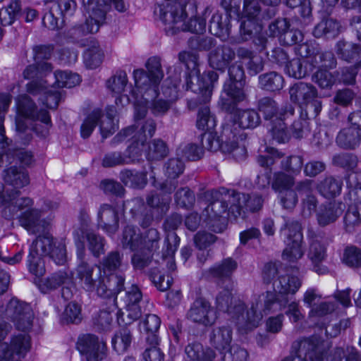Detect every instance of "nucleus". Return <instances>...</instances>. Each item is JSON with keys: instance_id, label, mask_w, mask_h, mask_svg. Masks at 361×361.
<instances>
[{"instance_id": "obj_6", "label": "nucleus", "mask_w": 361, "mask_h": 361, "mask_svg": "<svg viewBox=\"0 0 361 361\" xmlns=\"http://www.w3.org/2000/svg\"><path fill=\"white\" fill-rule=\"evenodd\" d=\"M145 66L147 73L142 69H138L134 71L133 76L137 90L147 89L145 96L149 99L156 96V88L159 87L164 78V72L161 58L159 56L150 57Z\"/></svg>"}, {"instance_id": "obj_27", "label": "nucleus", "mask_w": 361, "mask_h": 361, "mask_svg": "<svg viewBox=\"0 0 361 361\" xmlns=\"http://www.w3.org/2000/svg\"><path fill=\"white\" fill-rule=\"evenodd\" d=\"M343 180L340 177L326 176L320 180L316 186L318 193L326 199H334L340 195Z\"/></svg>"}, {"instance_id": "obj_57", "label": "nucleus", "mask_w": 361, "mask_h": 361, "mask_svg": "<svg viewBox=\"0 0 361 361\" xmlns=\"http://www.w3.org/2000/svg\"><path fill=\"white\" fill-rule=\"evenodd\" d=\"M55 84L58 87L71 88L80 82V77L77 73L68 71H56L54 73Z\"/></svg>"}, {"instance_id": "obj_26", "label": "nucleus", "mask_w": 361, "mask_h": 361, "mask_svg": "<svg viewBox=\"0 0 361 361\" xmlns=\"http://www.w3.org/2000/svg\"><path fill=\"white\" fill-rule=\"evenodd\" d=\"M71 273L59 271L44 279H35L34 283L42 293H46L49 290H55L59 286H63V284H71Z\"/></svg>"}, {"instance_id": "obj_38", "label": "nucleus", "mask_w": 361, "mask_h": 361, "mask_svg": "<svg viewBox=\"0 0 361 361\" xmlns=\"http://www.w3.org/2000/svg\"><path fill=\"white\" fill-rule=\"evenodd\" d=\"M54 238L49 233L44 235H38L36 239L32 242L30 253V255H35L40 257L48 256L54 246Z\"/></svg>"}, {"instance_id": "obj_15", "label": "nucleus", "mask_w": 361, "mask_h": 361, "mask_svg": "<svg viewBox=\"0 0 361 361\" xmlns=\"http://www.w3.org/2000/svg\"><path fill=\"white\" fill-rule=\"evenodd\" d=\"M257 109L265 121H276L279 118H288L294 114L295 109L290 104H285L279 109L278 104L271 97H264L257 102Z\"/></svg>"}, {"instance_id": "obj_19", "label": "nucleus", "mask_w": 361, "mask_h": 361, "mask_svg": "<svg viewBox=\"0 0 361 361\" xmlns=\"http://www.w3.org/2000/svg\"><path fill=\"white\" fill-rule=\"evenodd\" d=\"M235 58V50L231 46L224 44L210 51L208 61L211 68L224 73Z\"/></svg>"}, {"instance_id": "obj_59", "label": "nucleus", "mask_w": 361, "mask_h": 361, "mask_svg": "<svg viewBox=\"0 0 361 361\" xmlns=\"http://www.w3.org/2000/svg\"><path fill=\"white\" fill-rule=\"evenodd\" d=\"M102 110L97 109L88 115L80 127V135L85 139L90 136L99 120L102 118Z\"/></svg>"}, {"instance_id": "obj_28", "label": "nucleus", "mask_w": 361, "mask_h": 361, "mask_svg": "<svg viewBox=\"0 0 361 361\" xmlns=\"http://www.w3.org/2000/svg\"><path fill=\"white\" fill-rule=\"evenodd\" d=\"M237 267V262L232 258L228 257L210 267L204 275L207 278L224 281L230 279Z\"/></svg>"}, {"instance_id": "obj_21", "label": "nucleus", "mask_w": 361, "mask_h": 361, "mask_svg": "<svg viewBox=\"0 0 361 361\" xmlns=\"http://www.w3.org/2000/svg\"><path fill=\"white\" fill-rule=\"evenodd\" d=\"M343 204L332 201L322 204L316 212L317 224L321 227H326L335 223L343 212Z\"/></svg>"}, {"instance_id": "obj_9", "label": "nucleus", "mask_w": 361, "mask_h": 361, "mask_svg": "<svg viewBox=\"0 0 361 361\" xmlns=\"http://www.w3.org/2000/svg\"><path fill=\"white\" fill-rule=\"evenodd\" d=\"M218 80L219 74L214 71H208L206 78L188 75L185 78V90L198 94L197 98L188 100L189 109H195L198 104L207 102L211 98L214 84Z\"/></svg>"}, {"instance_id": "obj_44", "label": "nucleus", "mask_w": 361, "mask_h": 361, "mask_svg": "<svg viewBox=\"0 0 361 361\" xmlns=\"http://www.w3.org/2000/svg\"><path fill=\"white\" fill-rule=\"evenodd\" d=\"M119 178L126 185H129L135 188H142L147 183V173L145 172L135 171L130 169L121 171Z\"/></svg>"}, {"instance_id": "obj_56", "label": "nucleus", "mask_w": 361, "mask_h": 361, "mask_svg": "<svg viewBox=\"0 0 361 361\" xmlns=\"http://www.w3.org/2000/svg\"><path fill=\"white\" fill-rule=\"evenodd\" d=\"M20 1L13 0L8 7L0 9V23L6 26L13 23L16 17L20 14Z\"/></svg>"}, {"instance_id": "obj_37", "label": "nucleus", "mask_w": 361, "mask_h": 361, "mask_svg": "<svg viewBox=\"0 0 361 361\" xmlns=\"http://www.w3.org/2000/svg\"><path fill=\"white\" fill-rule=\"evenodd\" d=\"M147 89L137 90L138 92L142 94V99L145 100V104H149V109L152 113L155 116H163L169 110L171 106V102L169 100L158 98L159 87L156 88V96L152 99H147L145 93Z\"/></svg>"}, {"instance_id": "obj_50", "label": "nucleus", "mask_w": 361, "mask_h": 361, "mask_svg": "<svg viewBox=\"0 0 361 361\" xmlns=\"http://www.w3.org/2000/svg\"><path fill=\"white\" fill-rule=\"evenodd\" d=\"M343 223L346 232H355L361 224V206H349L343 217Z\"/></svg>"}, {"instance_id": "obj_48", "label": "nucleus", "mask_w": 361, "mask_h": 361, "mask_svg": "<svg viewBox=\"0 0 361 361\" xmlns=\"http://www.w3.org/2000/svg\"><path fill=\"white\" fill-rule=\"evenodd\" d=\"M103 51L97 41H91L84 54L86 66L91 69L95 68L102 63Z\"/></svg>"}, {"instance_id": "obj_10", "label": "nucleus", "mask_w": 361, "mask_h": 361, "mask_svg": "<svg viewBox=\"0 0 361 361\" xmlns=\"http://www.w3.org/2000/svg\"><path fill=\"white\" fill-rule=\"evenodd\" d=\"M88 17L84 24L77 25L71 27L68 32V37L73 41H78L87 34H94L99 31L100 27L104 24V10L98 8L97 3L90 1L87 3L83 0Z\"/></svg>"}, {"instance_id": "obj_17", "label": "nucleus", "mask_w": 361, "mask_h": 361, "mask_svg": "<svg viewBox=\"0 0 361 361\" xmlns=\"http://www.w3.org/2000/svg\"><path fill=\"white\" fill-rule=\"evenodd\" d=\"M186 317L193 323L210 326L215 323L217 316L216 311L209 302L203 299H197L191 305Z\"/></svg>"}, {"instance_id": "obj_61", "label": "nucleus", "mask_w": 361, "mask_h": 361, "mask_svg": "<svg viewBox=\"0 0 361 361\" xmlns=\"http://www.w3.org/2000/svg\"><path fill=\"white\" fill-rule=\"evenodd\" d=\"M286 118H279L276 121L269 123V132L272 138L279 143H284L288 140L286 125L284 121Z\"/></svg>"}, {"instance_id": "obj_31", "label": "nucleus", "mask_w": 361, "mask_h": 361, "mask_svg": "<svg viewBox=\"0 0 361 361\" xmlns=\"http://www.w3.org/2000/svg\"><path fill=\"white\" fill-rule=\"evenodd\" d=\"M166 247L163 248V260L166 262V267L169 271H174L176 265L174 260V255L180 243V238L176 233H169L164 240Z\"/></svg>"}, {"instance_id": "obj_52", "label": "nucleus", "mask_w": 361, "mask_h": 361, "mask_svg": "<svg viewBox=\"0 0 361 361\" xmlns=\"http://www.w3.org/2000/svg\"><path fill=\"white\" fill-rule=\"evenodd\" d=\"M262 30V27L259 23L250 19L243 20L240 25L238 42H247L252 39L258 31Z\"/></svg>"}, {"instance_id": "obj_23", "label": "nucleus", "mask_w": 361, "mask_h": 361, "mask_svg": "<svg viewBox=\"0 0 361 361\" xmlns=\"http://www.w3.org/2000/svg\"><path fill=\"white\" fill-rule=\"evenodd\" d=\"M30 118L32 120H39L42 123L46 124L48 127L39 131L37 126L34 127V130L43 136L48 133L49 128L51 126V116L46 110L37 111V106L35 102L27 95L24 94V118Z\"/></svg>"}, {"instance_id": "obj_22", "label": "nucleus", "mask_w": 361, "mask_h": 361, "mask_svg": "<svg viewBox=\"0 0 361 361\" xmlns=\"http://www.w3.org/2000/svg\"><path fill=\"white\" fill-rule=\"evenodd\" d=\"M119 219L116 209L108 204L101 205L98 212V227L109 235H114L119 227Z\"/></svg>"}, {"instance_id": "obj_16", "label": "nucleus", "mask_w": 361, "mask_h": 361, "mask_svg": "<svg viewBox=\"0 0 361 361\" xmlns=\"http://www.w3.org/2000/svg\"><path fill=\"white\" fill-rule=\"evenodd\" d=\"M22 169L20 166H11L4 171V179L9 185L6 189L4 201L12 204L22 207L20 190L22 187Z\"/></svg>"}, {"instance_id": "obj_1", "label": "nucleus", "mask_w": 361, "mask_h": 361, "mask_svg": "<svg viewBox=\"0 0 361 361\" xmlns=\"http://www.w3.org/2000/svg\"><path fill=\"white\" fill-rule=\"evenodd\" d=\"M128 265L123 254L117 250L108 252L98 265L99 274L94 279L95 293L101 298H113L124 288L126 276L123 271Z\"/></svg>"}, {"instance_id": "obj_42", "label": "nucleus", "mask_w": 361, "mask_h": 361, "mask_svg": "<svg viewBox=\"0 0 361 361\" xmlns=\"http://www.w3.org/2000/svg\"><path fill=\"white\" fill-rule=\"evenodd\" d=\"M259 87L267 91L274 92L281 90L284 85L283 77L275 71L259 76Z\"/></svg>"}, {"instance_id": "obj_25", "label": "nucleus", "mask_w": 361, "mask_h": 361, "mask_svg": "<svg viewBox=\"0 0 361 361\" xmlns=\"http://www.w3.org/2000/svg\"><path fill=\"white\" fill-rule=\"evenodd\" d=\"M259 0H244L243 14L246 19H250L257 23L258 21L268 20L276 14L275 8H267L262 11Z\"/></svg>"}, {"instance_id": "obj_49", "label": "nucleus", "mask_w": 361, "mask_h": 361, "mask_svg": "<svg viewBox=\"0 0 361 361\" xmlns=\"http://www.w3.org/2000/svg\"><path fill=\"white\" fill-rule=\"evenodd\" d=\"M309 61L312 71L316 68L319 69L333 68L336 65V59L331 51H317L313 57L309 58Z\"/></svg>"}, {"instance_id": "obj_5", "label": "nucleus", "mask_w": 361, "mask_h": 361, "mask_svg": "<svg viewBox=\"0 0 361 361\" xmlns=\"http://www.w3.org/2000/svg\"><path fill=\"white\" fill-rule=\"evenodd\" d=\"M159 15V19L164 25V30L168 35H173L180 32L183 26V19L188 15L193 16L197 12V4L194 1L187 4H173L165 0L159 6V10L154 11Z\"/></svg>"}, {"instance_id": "obj_14", "label": "nucleus", "mask_w": 361, "mask_h": 361, "mask_svg": "<svg viewBox=\"0 0 361 361\" xmlns=\"http://www.w3.org/2000/svg\"><path fill=\"white\" fill-rule=\"evenodd\" d=\"M77 349L87 361H101L106 357V346L104 341L93 334H85L78 338Z\"/></svg>"}, {"instance_id": "obj_7", "label": "nucleus", "mask_w": 361, "mask_h": 361, "mask_svg": "<svg viewBox=\"0 0 361 361\" xmlns=\"http://www.w3.org/2000/svg\"><path fill=\"white\" fill-rule=\"evenodd\" d=\"M325 348L323 341L317 337L302 338L293 342L290 355L282 361H322Z\"/></svg>"}, {"instance_id": "obj_36", "label": "nucleus", "mask_w": 361, "mask_h": 361, "mask_svg": "<svg viewBox=\"0 0 361 361\" xmlns=\"http://www.w3.org/2000/svg\"><path fill=\"white\" fill-rule=\"evenodd\" d=\"M121 245L123 249L136 251L142 248V235L135 226H126L123 230Z\"/></svg>"}, {"instance_id": "obj_11", "label": "nucleus", "mask_w": 361, "mask_h": 361, "mask_svg": "<svg viewBox=\"0 0 361 361\" xmlns=\"http://www.w3.org/2000/svg\"><path fill=\"white\" fill-rule=\"evenodd\" d=\"M73 234L77 248L76 255L78 259L76 268L77 277L80 280L82 287L86 291L93 293L95 289L92 277L94 268L85 261V247L82 240L83 232L82 230H75Z\"/></svg>"}, {"instance_id": "obj_24", "label": "nucleus", "mask_w": 361, "mask_h": 361, "mask_svg": "<svg viewBox=\"0 0 361 361\" xmlns=\"http://www.w3.org/2000/svg\"><path fill=\"white\" fill-rule=\"evenodd\" d=\"M337 145L344 149H355L361 143L360 126L349 124L348 127L340 130L336 137Z\"/></svg>"}, {"instance_id": "obj_4", "label": "nucleus", "mask_w": 361, "mask_h": 361, "mask_svg": "<svg viewBox=\"0 0 361 361\" xmlns=\"http://www.w3.org/2000/svg\"><path fill=\"white\" fill-rule=\"evenodd\" d=\"M228 69V78L223 87L224 95H221L219 102L222 110L232 113L240 102L245 97L243 87L245 86V72L241 63L235 62L230 64Z\"/></svg>"}, {"instance_id": "obj_53", "label": "nucleus", "mask_w": 361, "mask_h": 361, "mask_svg": "<svg viewBox=\"0 0 361 361\" xmlns=\"http://www.w3.org/2000/svg\"><path fill=\"white\" fill-rule=\"evenodd\" d=\"M132 334L127 327H123L112 338V345L118 353H124L132 343Z\"/></svg>"}, {"instance_id": "obj_55", "label": "nucleus", "mask_w": 361, "mask_h": 361, "mask_svg": "<svg viewBox=\"0 0 361 361\" xmlns=\"http://www.w3.org/2000/svg\"><path fill=\"white\" fill-rule=\"evenodd\" d=\"M85 237L89 250L94 257L99 258L101 255L104 253V238L99 234L90 231L86 233Z\"/></svg>"}, {"instance_id": "obj_64", "label": "nucleus", "mask_w": 361, "mask_h": 361, "mask_svg": "<svg viewBox=\"0 0 361 361\" xmlns=\"http://www.w3.org/2000/svg\"><path fill=\"white\" fill-rule=\"evenodd\" d=\"M128 83L127 74L124 71H118L107 81V87L115 94H120L124 90Z\"/></svg>"}, {"instance_id": "obj_60", "label": "nucleus", "mask_w": 361, "mask_h": 361, "mask_svg": "<svg viewBox=\"0 0 361 361\" xmlns=\"http://www.w3.org/2000/svg\"><path fill=\"white\" fill-rule=\"evenodd\" d=\"M294 182V178L292 175L278 171L274 173L271 187L275 191L281 192L291 188Z\"/></svg>"}, {"instance_id": "obj_35", "label": "nucleus", "mask_w": 361, "mask_h": 361, "mask_svg": "<svg viewBox=\"0 0 361 361\" xmlns=\"http://www.w3.org/2000/svg\"><path fill=\"white\" fill-rule=\"evenodd\" d=\"M23 337L18 336L9 347L6 343H0V361H20Z\"/></svg>"}, {"instance_id": "obj_43", "label": "nucleus", "mask_w": 361, "mask_h": 361, "mask_svg": "<svg viewBox=\"0 0 361 361\" xmlns=\"http://www.w3.org/2000/svg\"><path fill=\"white\" fill-rule=\"evenodd\" d=\"M340 25L331 18L322 20L314 28L313 35L315 37H325L334 38L339 34Z\"/></svg>"}, {"instance_id": "obj_45", "label": "nucleus", "mask_w": 361, "mask_h": 361, "mask_svg": "<svg viewBox=\"0 0 361 361\" xmlns=\"http://www.w3.org/2000/svg\"><path fill=\"white\" fill-rule=\"evenodd\" d=\"M47 9L48 12L46 13L43 17L42 21L44 25L50 30H55L59 27V21L61 20L62 11H60L58 5L55 4V1H48L46 2Z\"/></svg>"}, {"instance_id": "obj_13", "label": "nucleus", "mask_w": 361, "mask_h": 361, "mask_svg": "<svg viewBox=\"0 0 361 361\" xmlns=\"http://www.w3.org/2000/svg\"><path fill=\"white\" fill-rule=\"evenodd\" d=\"M307 238L309 243L307 257L313 263L314 271L319 274H323L326 269L320 267L319 264L326 258L327 245L323 240L321 233L311 227L307 229Z\"/></svg>"}, {"instance_id": "obj_2", "label": "nucleus", "mask_w": 361, "mask_h": 361, "mask_svg": "<svg viewBox=\"0 0 361 361\" xmlns=\"http://www.w3.org/2000/svg\"><path fill=\"white\" fill-rule=\"evenodd\" d=\"M216 304L219 310L227 312L239 327L245 331L257 327L263 317L259 307L262 306L260 298H256L250 308L245 312V303L239 299L233 300L232 293L224 290L216 296Z\"/></svg>"}, {"instance_id": "obj_33", "label": "nucleus", "mask_w": 361, "mask_h": 361, "mask_svg": "<svg viewBox=\"0 0 361 361\" xmlns=\"http://www.w3.org/2000/svg\"><path fill=\"white\" fill-rule=\"evenodd\" d=\"M336 48L338 58L348 63L353 62L361 56V45L359 44L339 40Z\"/></svg>"}, {"instance_id": "obj_29", "label": "nucleus", "mask_w": 361, "mask_h": 361, "mask_svg": "<svg viewBox=\"0 0 361 361\" xmlns=\"http://www.w3.org/2000/svg\"><path fill=\"white\" fill-rule=\"evenodd\" d=\"M233 331L228 326H222L212 329L210 334L211 345L221 353L231 347Z\"/></svg>"}, {"instance_id": "obj_62", "label": "nucleus", "mask_w": 361, "mask_h": 361, "mask_svg": "<svg viewBox=\"0 0 361 361\" xmlns=\"http://www.w3.org/2000/svg\"><path fill=\"white\" fill-rule=\"evenodd\" d=\"M174 200L180 207L189 209L195 204V196L189 188L183 187L175 192Z\"/></svg>"}, {"instance_id": "obj_32", "label": "nucleus", "mask_w": 361, "mask_h": 361, "mask_svg": "<svg viewBox=\"0 0 361 361\" xmlns=\"http://www.w3.org/2000/svg\"><path fill=\"white\" fill-rule=\"evenodd\" d=\"M185 353L187 361H212L215 357V353L211 348H204L199 342H192L187 345Z\"/></svg>"}, {"instance_id": "obj_40", "label": "nucleus", "mask_w": 361, "mask_h": 361, "mask_svg": "<svg viewBox=\"0 0 361 361\" xmlns=\"http://www.w3.org/2000/svg\"><path fill=\"white\" fill-rule=\"evenodd\" d=\"M171 197L163 195L156 192H151L146 197V202L152 210H156L159 215L166 214L170 207Z\"/></svg>"}, {"instance_id": "obj_58", "label": "nucleus", "mask_w": 361, "mask_h": 361, "mask_svg": "<svg viewBox=\"0 0 361 361\" xmlns=\"http://www.w3.org/2000/svg\"><path fill=\"white\" fill-rule=\"evenodd\" d=\"M302 167L303 158L300 155H290L281 161V169L292 176L300 174Z\"/></svg>"}, {"instance_id": "obj_20", "label": "nucleus", "mask_w": 361, "mask_h": 361, "mask_svg": "<svg viewBox=\"0 0 361 361\" xmlns=\"http://www.w3.org/2000/svg\"><path fill=\"white\" fill-rule=\"evenodd\" d=\"M209 194L213 198H221V201L227 204L228 213H231L235 217L240 215L243 193L233 189L221 187L219 189L209 190Z\"/></svg>"}, {"instance_id": "obj_34", "label": "nucleus", "mask_w": 361, "mask_h": 361, "mask_svg": "<svg viewBox=\"0 0 361 361\" xmlns=\"http://www.w3.org/2000/svg\"><path fill=\"white\" fill-rule=\"evenodd\" d=\"M212 12L211 6H207L200 16H197V13L193 16L190 14L188 15L187 17L190 16L189 21L185 23V19H183V26L182 28H180V31L202 33L206 29V20L211 16Z\"/></svg>"}, {"instance_id": "obj_46", "label": "nucleus", "mask_w": 361, "mask_h": 361, "mask_svg": "<svg viewBox=\"0 0 361 361\" xmlns=\"http://www.w3.org/2000/svg\"><path fill=\"white\" fill-rule=\"evenodd\" d=\"M116 113V108L114 106L106 108L105 117L101 121L99 125L101 134L104 138L114 134L118 129V124L115 123Z\"/></svg>"}, {"instance_id": "obj_39", "label": "nucleus", "mask_w": 361, "mask_h": 361, "mask_svg": "<svg viewBox=\"0 0 361 361\" xmlns=\"http://www.w3.org/2000/svg\"><path fill=\"white\" fill-rule=\"evenodd\" d=\"M285 71L290 76L298 79L305 78L312 71L309 59L298 58L290 60Z\"/></svg>"}, {"instance_id": "obj_8", "label": "nucleus", "mask_w": 361, "mask_h": 361, "mask_svg": "<svg viewBox=\"0 0 361 361\" xmlns=\"http://www.w3.org/2000/svg\"><path fill=\"white\" fill-rule=\"evenodd\" d=\"M289 94L291 102L297 104L301 111H310L314 118L320 113L322 102L318 99L317 90L313 85L298 82L290 87Z\"/></svg>"}, {"instance_id": "obj_54", "label": "nucleus", "mask_w": 361, "mask_h": 361, "mask_svg": "<svg viewBox=\"0 0 361 361\" xmlns=\"http://www.w3.org/2000/svg\"><path fill=\"white\" fill-rule=\"evenodd\" d=\"M312 117L310 111H301L298 119L295 120L292 124L293 135L297 139L307 136L310 132L308 120Z\"/></svg>"}, {"instance_id": "obj_51", "label": "nucleus", "mask_w": 361, "mask_h": 361, "mask_svg": "<svg viewBox=\"0 0 361 361\" xmlns=\"http://www.w3.org/2000/svg\"><path fill=\"white\" fill-rule=\"evenodd\" d=\"M205 197L210 202L206 207L205 212L209 219H215L221 216L224 214L228 212L227 204L221 201V198H213L209 194V190L205 192Z\"/></svg>"}, {"instance_id": "obj_30", "label": "nucleus", "mask_w": 361, "mask_h": 361, "mask_svg": "<svg viewBox=\"0 0 361 361\" xmlns=\"http://www.w3.org/2000/svg\"><path fill=\"white\" fill-rule=\"evenodd\" d=\"M213 10V8L211 7ZM212 17L209 21V30L212 35L216 36H229L231 34L230 15L223 14L218 11H214L211 13Z\"/></svg>"}, {"instance_id": "obj_63", "label": "nucleus", "mask_w": 361, "mask_h": 361, "mask_svg": "<svg viewBox=\"0 0 361 361\" xmlns=\"http://www.w3.org/2000/svg\"><path fill=\"white\" fill-rule=\"evenodd\" d=\"M342 261L349 267H360L361 266V249L354 245L346 247Z\"/></svg>"}, {"instance_id": "obj_41", "label": "nucleus", "mask_w": 361, "mask_h": 361, "mask_svg": "<svg viewBox=\"0 0 361 361\" xmlns=\"http://www.w3.org/2000/svg\"><path fill=\"white\" fill-rule=\"evenodd\" d=\"M235 122L242 129H253L259 125L261 119L259 114L253 109L239 110Z\"/></svg>"}, {"instance_id": "obj_12", "label": "nucleus", "mask_w": 361, "mask_h": 361, "mask_svg": "<svg viewBox=\"0 0 361 361\" xmlns=\"http://www.w3.org/2000/svg\"><path fill=\"white\" fill-rule=\"evenodd\" d=\"M288 229L287 240L285 241L286 247L283 252L284 259L294 262L300 259L304 255L302 247L303 235L300 223L294 219H288L285 221L281 231Z\"/></svg>"}, {"instance_id": "obj_18", "label": "nucleus", "mask_w": 361, "mask_h": 361, "mask_svg": "<svg viewBox=\"0 0 361 361\" xmlns=\"http://www.w3.org/2000/svg\"><path fill=\"white\" fill-rule=\"evenodd\" d=\"M33 200L24 197V228L31 233L44 232L49 226V222L42 218V210L31 208Z\"/></svg>"}, {"instance_id": "obj_47", "label": "nucleus", "mask_w": 361, "mask_h": 361, "mask_svg": "<svg viewBox=\"0 0 361 361\" xmlns=\"http://www.w3.org/2000/svg\"><path fill=\"white\" fill-rule=\"evenodd\" d=\"M145 142V136L137 138L135 136L133 137L132 144L123 152L128 164H134L141 159Z\"/></svg>"}, {"instance_id": "obj_3", "label": "nucleus", "mask_w": 361, "mask_h": 361, "mask_svg": "<svg viewBox=\"0 0 361 361\" xmlns=\"http://www.w3.org/2000/svg\"><path fill=\"white\" fill-rule=\"evenodd\" d=\"M302 279L295 276L280 274L279 279L274 281L273 286L276 293L273 291H267L257 298L262 300V306H259L262 313L269 314L274 305L279 304L280 309L286 307L290 301L288 294L294 295L300 288Z\"/></svg>"}]
</instances>
